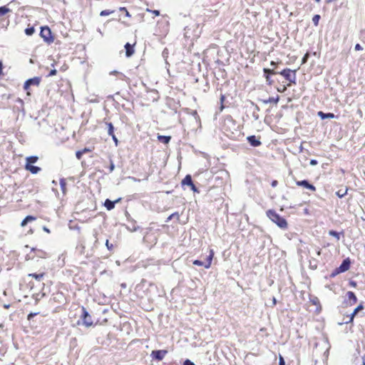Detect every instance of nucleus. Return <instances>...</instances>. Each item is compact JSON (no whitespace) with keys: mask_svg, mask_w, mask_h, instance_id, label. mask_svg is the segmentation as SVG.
Listing matches in <instances>:
<instances>
[{"mask_svg":"<svg viewBox=\"0 0 365 365\" xmlns=\"http://www.w3.org/2000/svg\"><path fill=\"white\" fill-rule=\"evenodd\" d=\"M106 125L108 127V134L111 135L114 134V127L111 123H106Z\"/></svg>","mask_w":365,"mask_h":365,"instance_id":"23","label":"nucleus"},{"mask_svg":"<svg viewBox=\"0 0 365 365\" xmlns=\"http://www.w3.org/2000/svg\"><path fill=\"white\" fill-rule=\"evenodd\" d=\"M174 217H176L178 220L179 219V214H178V212H174V213H173L172 215H170L168 217V219H167V220H166V222H168L169 221H170V220H171L173 218H174Z\"/></svg>","mask_w":365,"mask_h":365,"instance_id":"32","label":"nucleus"},{"mask_svg":"<svg viewBox=\"0 0 365 365\" xmlns=\"http://www.w3.org/2000/svg\"><path fill=\"white\" fill-rule=\"evenodd\" d=\"M270 64H271L272 66H275V64H276V63H275V62H274V61H271Z\"/></svg>","mask_w":365,"mask_h":365,"instance_id":"58","label":"nucleus"},{"mask_svg":"<svg viewBox=\"0 0 365 365\" xmlns=\"http://www.w3.org/2000/svg\"><path fill=\"white\" fill-rule=\"evenodd\" d=\"M40 36L48 43H51L53 41V38L51 36V29L48 26L41 27Z\"/></svg>","mask_w":365,"mask_h":365,"instance_id":"6","label":"nucleus"},{"mask_svg":"<svg viewBox=\"0 0 365 365\" xmlns=\"http://www.w3.org/2000/svg\"><path fill=\"white\" fill-rule=\"evenodd\" d=\"M209 255L206 257L205 262L195 259L193 261V264L197 266H203L205 268L208 269L210 267L212 258L214 257V251L212 250H210Z\"/></svg>","mask_w":365,"mask_h":365,"instance_id":"4","label":"nucleus"},{"mask_svg":"<svg viewBox=\"0 0 365 365\" xmlns=\"http://www.w3.org/2000/svg\"><path fill=\"white\" fill-rule=\"evenodd\" d=\"M168 351L166 350H154L151 352L150 356L153 359L161 361L164 359Z\"/></svg>","mask_w":365,"mask_h":365,"instance_id":"9","label":"nucleus"},{"mask_svg":"<svg viewBox=\"0 0 365 365\" xmlns=\"http://www.w3.org/2000/svg\"><path fill=\"white\" fill-rule=\"evenodd\" d=\"M110 136L112 137L113 140H114V142L115 143V145H117V144H118V139H117V138L115 137V134H113V135H111Z\"/></svg>","mask_w":365,"mask_h":365,"instance_id":"48","label":"nucleus"},{"mask_svg":"<svg viewBox=\"0 0 365 365\" xmlns=\"http://www.w3.org/2000/svg\"><path fill=\"white\" fill-rule=\"evenodd\" d=\"M60 186H61L62 192L65 195L66 192V182L65 179L61 178L60 180Z\"/></svg>","mask_w":365,"mask_h":365,"instance_id":"21","label":"nucleus"},{"mask_svg":"<svg viewBox=\"0 0 365 365\" xmlns=\"http://www.w3.org/2000/svg\"><path fill=\"white\" fill-rule=\"evenodd\" d=\"M279 365H285L284 358L281 355H279Z\"/></svg>","mask_w":365,"mask_h":365,"instance_id":"40","label":"nucleus"},{"mask_svg":"<svg viewBox=\"0 0 365 365\" xmlns=\"http://www.w3.org/2000/svg\"><path fill=\"white\" fill-rule=\"evenodd\" d=\"M168 24H169L168 21H166V23H165V28L164 29V33L165 34H167V32L168 31Z\"/></svg>","mask_w":365,"mask_h":365,"instance_id":"47","label":"nucleus"},{"mask_svg":"<svg viewBox=\"0 0 365 365\" xmlns=\"http://www.w3.org/2000/svg\"><path fill=\"white\" fill-rule=\"evenodd\" d=\"M43 230L47 233H50V230L48 229L46 227H43Z\"/></svg>","mask_w":365,"mask_h":365,"instance_id":"55","label":"nucleus"},{"mask_svg":"<svg viewBox=\"0 0 365 365\" xmlns=\"http://www.w3.org/2000/svg\"><path fill=\"white\" fill-rule=\"evenodd\" d=\"M106 247H107V248H108V250H111L113 249V245H112V244H110V243H109L108 240H106Z\"/></svg>","mask_w":365,"mask_h":365,"instance_id":"38","label":"nucleus"},{"mask_svg":"<svg viewBox=\"0 0 365 365\" xmlns=\"http://www.w3.org/2000/svg\"><path fill=\"white\" fill-rule=\"evenodd\" d=\"M320 19V16L319 14H316L312 18V22L315 26L319 24V21Z\"/></svg>","mask_w":365,"mask_h":365,"instance_id":"30","label":"nucleus"},{"mask_svg":"<svg viewBox=\"0 0 365 365\" xmlns=\"http://www.w3.org/2000/svg\"><path fill=\"white\" fill-rule=\"evenodd\" d=\"M315 251H316L317 255L319 256L321 255V249L319 247H316Z\"/></svg>","mask_w":365,"mask_h":365,"instance_id":"45","label":"nucleus"},{"mask_svg":"<svg viewBox=\"0 0 365 365\" xmlns=\"http://www.w3.org/2000/svg\"><path fill=\"white\" fill-rule=\"evenodd\" d=\"M56 73H57V71H56V69H52V70L49 72V73H48V76H55V75L56 74Z\"/></svg>","mask_w":365,"mask_h":365,"instance_id":"42","label":"nucleus"},{"mask_svg":"<svg viewBox=\"0 0 365 365\" xmlns=\"http://www.w3.org/2000/svg\"><path fill=\"white\" fill-rule=\"evenodd\" d=\"M115 168V165L113 163H111L110 165V171L112 172Z\"/></svg>","mask_w":365,"mask_h":365,"instance_id":"50","label":"nucleus"},{"mask_svg":"<svg viewBox=\"0 0 365 365\" xmlns=\"http://www.w3.org/2000/svg\"><path fill=\"white\" fill-rule=\"evenodd\" d=\"M136 230H137V228L135 227H132V230H130L131 232H134V231H136Z\"/></svg>","mask_w":365,"mask_h":365,"instance_id":"56","label":"nucleus"},{"mask_svg":"<svg viewBox=\"0 0 365 365\" xmlns=\"http://www.w3.org/2000/svg\"><path fill=\"white\" fill-rule=\"evenodd\" d=\"M264 76H265V78H266V81H267V84L272 85L273 83V81L271 79L270 76L269 75H264Z\"/></svg>","mask_w":365,"mask_h":365,"instance_id":"35","label":"nucleus"},{"mask_svg":"<svg viewBox=\"0 0 365 365\" xmlns=\"http://www.w3.org/2000/svg\"><path fill=\"white\" fill-rule=\"evenodd\" d=\"M183 365H195V364L192 361H191L190 360L186 359L184 361Z\"/></svg>","mask_w":365,"mask_h":365,"instance_id":"39","label":"nucleus"},{"mask_svg":"<svg viewBox=\"0 0 365 365\" xmlns=\"http://www.w3.org/2000/svg\"><path fill=\"white\" fill-rule=\"evenodd\" d=\"M279 96H277L276 98L269 97L267 100H264V103L266 104L271 103H277L279 101Z\"/></svg>","mask_w":365,"mask_h":365,"instance_id":"22","label":"nucleus"},{"mask_svg":"<svg viewBox=\"0 0 365 365\" xmlns=\"http://www.w3.org/2000/svg\"><path fill=\"white\" fill-rule=\"evenodd\" d=\"M276 303H277L276 299L274 297V298H273V304H276Z\"/></svg>","mask_w":365,"mask_h":365,"instance_id":"57","label":"nucleus"},{"mask_svg":"<svg viewBox=\"0 0 365 365\" xmlns=\"http://www.w3.org/2000/svg\"><path fill=\"white\" fill-rule=\"evenodd\" d=\"M83 155V152L81 150H78L76 153V156L77 159L80 160L82 158V155Z\"/></svg>","mask_w":365,"mask_h":365,"instance_id":"36","label":"nucleus"},{"mask_svg":"<svg viewBox=\"0 0 365 365\" xmlns=\"http://www.w3.org/2000/svg\"><path fill=\"white\" fill-rule=\"evenodd\" d=\"M279 74L283 76L285 79L289 82V83L287 85L288 86H289L292 83L296 84L297 76L295 70L292 71L287 68L279 72Z\"/></svg>","mask_w":365,"mask_h":365,"instance_id":"3","label":"nucleus"},{"mask_svg":"<svg viewBox=\"0 0 365 365\" xmlns=\"http://www.w3.org/2000/svg\"><path fill=\"white\" fill-rule=\"evenodd\" d=\"M38 256L40 257H45L46 253L44 252H43V251H40L39 254H38Z\"/></svg>","mask_w":365,"mask_h":365,"instance_id":"46","label":"nucleus"},{"mask_svg":"<svg viewBox=\"0 0 365 365\" xmlns=\"http://www.w3.org/2000/svg\"><path fill=\"white\" fill-rule=\"evenodd\" d=\"M346 296L348 297L349 304L350 306L354 304L357 302V298L355 295V294L353 292L349 291L346 293Z\"/></svg>","mask_w":365,"mask_h":365,"instance_id":"12","label":"nucleus"},{"mask_svg":"<svg viewBox=\"0 0 365 365\" xmlns=\"http://www.w3.org/2000/svg\"><path fill=\"white\" fill-rule=\"evenodd\" d=\"M158 139L159 140L160 142L164 144H168L170 142L171 137L166 135H158Z\"/></svg>","mask_w":365,"mask_h":365,"instance_id":"19","label":"nucleus"},{"mask_svg":"<svg viewBox=\"0 0 365 365\" xmlns=\"http://www.w3.org/2000/svg\"><path fill=\"white\" fill-rule=\"evenodd\" d=\"M41 82L40 77H34L30 79H28L24 85V88L25 90H28L31 86H38Z\"/></svg>","mask_w":365,"mask_h":365,"instance_id":"8","label":"nucleus"},{"mask_svg":"<svg viewBox=\"0 0 365 365\" xmlns=\"http://www.w3.org/2000/svg\"><path fill=\"white\" fill-rule=\"evenodd\" d=\"M36 220V217H34V216H31V215H28L26 216L24 220L23 221L21 222V225L22 227H24L26 226L29 222H32V221H34Z\"/></svg>","mask_w":365,"mask_h":365,"instance_id":"16","label":"nucleus"},{"mask_svg":"<svg viewBox=\"0 0 365 365\" xmlns=\"http://www.w3.org/2000/svg\"><path fill=\"white\" fill-rule=\"evenodd\" d=\"M125 52H126L127 56H130L134 53L133 48L129 43H127L125 45Z\"/></svg>","mask_w":365,"mask_h":365,"instance_id":"17","label":"nucleus"},{"mask_svg":"<svg viewBox=\"0 0 365 365\" xmlns=\"http://www.w3.org/2000/svg\"><path fill=\"white\" fill-rule=\"evenodd\" d=\"M192 183V178L190 175H187L182 181V185H190Z\"/></svg>","mask_w":365,"mask_h":365,"instance_id":"20","label":"nucleus"},{"mask_svg":"<svg viewBox=\"0 0 365 365\" xmlns=\"http://www.w3.org/2000/svg\"><path fill=\"white\" fill-rule=\"evenodd\" d=\"M296 184L298 186L303 187H304L306 189H308V190H310L312 191H315L316 190V187L313 185L310 184L308 182V180H307L297 181Z\"/></svg>","mask_w":365,"mask_h":365,"instance_id":"10","label":"nucleus"},{"mask_svg":"<svg viewBox=\"0 0 365 365\" xmlns=\"http://www.w3.org/2000/svg\"><path fill=\"white\" fill-rule=\"evenodd\" d=\"M247 141L253 147H257L261 145V142L256 138L255 135H250L247 137Z\"/></svg>","mask_w":365,"mask_h":365,"instance_id":"11","label":"nucleus"},{"mask_svg":"<svg viewBox=\"0 0 365 365\" xmlns=\"http://www.w3.org/2000/svg\"><path fill=\"white\" fill-rule=\"evenodd\" d=\"M263 71H264V75H269V76L279 73V72H275L274 70L270 69V68H264Z\"/></svg>","mask_w":365,"mask_h":365,"instance_id":"25","label":"nucleus"},{"mask_svg":"<svg viewBox=\"0 0 365 365\" xmlns=\"http://www.w3.org/2000/svg\"><path fill=\"white\" fill-rule=\"evenodd\" d=\"M347 193V189L346 188L345 190H343V189H340L339 190H338L336 192V195L339 197H343L344 195H346Z\"/></svg>","mask_w":365,"mask_h":365,"instance_id":"26","label":"nucleus"},{"mask_svg":"<svg viewBox=\"0 0 365 365\" xmlns=\"http://www.w3.org/2000/svg\"><path fill=\"white\" fill-rule=\"evenodd\" d=\"M277 184H278V182H277V180H273V181L272 182V184H271V185H272V186L273 187H276V186L277 185Z\"/></svg>","mask_w":365,"mask_h":365,"instance_id":"49","label":"nucleus"},{"mask_svg":"<svg viewBox=\"0 0 365 365\" xmlns=\"http://www.w3.org/2000/svg\"><path fill=\"white\" fill-rule=\"evenodd\" d=\"M114 11L111 10H103L100 13V16H106L113 14Z\"/></svg>","mask_w":365,"mask_h":365,"instance_id":"31","label":"nucleus"},{"mask_svg":"<svg viewBox=\"0 0 365 365\" xmlns=\"http://www.w3.org/2000/svg\"><path fill=\"white\" fill-rule=\"evenodd\" d=\"M364 309V306L362 304H359L357 307L355 308V309L354 310V312L351 314L350 315V319H349V322H351L353 321L354 319V316L361 310H362ZM346 323H348V322H346Z\"/></svg>","mask_w":365,"mask_h":365,"instance_id":"15","label":"nucleus"},{"mask_svg":"<svg viewBox=\"0 0 365 365\" xmlns=\"http://www.w3.org/2000/svg\"><path fill=\"white\" fill-rule=\"evenodd\" d=\"M81 319L82 320V324L86 327H91L93 325V320L91 316L88 314L85 307L81 308Z\"/></svg>","mask_w":365,"mask_h":365,"instance_id":"5","label":"nucleus"},{"mask_svg":"<svg viewBox=\"0 0 365 365\" xmlns=\"http://www.w3.org/2000/svg\"><path fill=\"white\" fill-rule=\"evenodd\" d=\"M266 213L267 216L279 227L283 230L287 228V220L284 217H281L279 214H277L276 211L274 210H269Z\"/></svg>","mask_w":365,"mask_h":365,"instance_id":"1","label":"nucleus"},{"mask_svg":"<svg viewBox=\"0 0 365 365\" xmlns=\"http://www.w3.org/2000/svg\"><path fill=\"white\" fill-rule=\"evenodd\" d=\"M120 11H124V14H125V16H128V17H130V13L128 11V10L126 9V8L125 7H120Z\"/></svg>","mask_w":365,"mask_h":365,"instance_id":"33","label":"nucleus"},{"mask_svg":"<svg viewBox=\"0 0 365 365\" xmlns=\"http://www.w3.org/2000/svg\"><path fill=\"white\" fill-rule=\"evenodd\" d=\"M362 365H365V361H363V364Z\"/></svg>","mask_w":365,"mask_h":365,"instance_id":"62","label":"nucleus"},{"mask_svg":"<svg viewBox=\"0 0 365 365\" xmlns=\"http://www.w3.org/2000/svg\"><path fill=\"white\" fill-rule=\"evenodd\" d=\"M286 89H287V88H286L285 86H284V87L282 88V90H280L279 88H278V89H277V91H278L279 92L282 93V92H284Z\"/></svg>","mask_w":365,"mask_h":365,"instance_id":"54","label":"nucleus"},{"mask_svg":"<svg viewBox=\"0 0 365 365\" xmlns=\"http://www.w3.org/2000/svg\"><path fill=\"white\" fill-rule=\"evenodd\" d=\"M110 75H118L119 78L121 80H124V78H125V76L123 73H120L117 71H113L110 72Z\"/></svg>","mask_w":365,"mask_h":365,"instance_id":"27","label":"nucleus"},{"mask_svg":"<svg viewBox=\"0 0 365 365\" xmlns=\"http://www.w3.org/2000/svg\"><path fill=\"white\" fill-rule=\"evenodd\" d=\"M81 150L83 152V154L86 153L90 152V150L88 148H84V149Z\"/></svg>","mask_w":365,"mask_h":365,"instance_id":"52","label":"nucleus"},{"mask_svg":"<svg viewBox=\"0 0 365 365\" xmlns=\"http://www.w3.org/2000/svg\"><path fill=\"white\" fill-rule=\"evenodd\" d=\"M44 275H45L44 273H41V274L32 273V274H29L28 276L34 278L38 282H40V281L42 280V279L43 278Z\"/></svg>","mask_w":365,"mask_h":365,"instance_id":"18","label":"nucleus"},{"mask_svg":"<svg viewBox=\"0 0 365 365\" xmlns=\"http://www.w3.org/2000/svg\"><path fill=\"white\" fill-rule=\"evenodd\" d=\"M38 158L37 156H29L26 158V165H25V169L26 170L30 171L32 174H36L40 170L41 168L39 167L33 165V163H35L37 162Z\"/></svg>","mask_w":365,"mask_h":365,"instance_id":"2","label":"nucleus"},{"mask_svg":"<svg viewBox=\"0 0 365 365\" xmlns=\"http://www.w3.org/2000/svg\"><path fill=\"white\" fill-rule=\"evenodd\" d=\"M308 58H309V53H307L304 57L302 58V64H304L307 63V60H308Z\"/></svg>","mask_w":365,"mask_h":365,"instance_id":"34","label":"nucleus"},{"mask_svg":"<svg viewBox=\"0 0 365 365\" xmlns=\"http://www.w3.org/2000/svg\"><path fill=\"white\" fill-rule=\"evenodd\" d=\"M317 3L320 2L321 0H315Z\"/></svg>","mask_w":365,"mask_h":365,"instance_id":"61","label":"nucleus"},{"mask_svg":"<svg viewBox=\"0 0 365 365\" xmlns=\"http://www.w3.org/2000/svg\"><path fill=\"white\" fill-rule=\"evenodd\" d=\"M118 201H120V199L117 200L116 201H111V200L107 199L105 201L104 205L107 208V210H110L114 208L115 203L118 202Z\"/></svg>","mask_w":365,"mask_h":365,"instance_id":"13","label":"nucleus"},{"mask_svg":"<svg viewBox=\"0 0 365 365\" xmlns=\"http://www.w3.org/2000/svg\"><path fill=\"white\" fill-rule=\"evenodd\" d=\"M147 11L148 12H150V13H153L154 14L155 16H159L160 15V11L158 10H150V9H147Z\"/></svg>","mask_w":365,"mask_h":365,"instance_id":"37","label":"nucleus"},{"mask_svg":"<svg viewBox=\"0 0 365 365\" xmlns=\"http://www.w3.org/2000/svg\"><path fill=\"white\" fill-rule=\"evenodd\" d=\"M11 10L7 8L6 6H1L0 7V17L3 16L4 15H5L6 14L10 12Z\"/></svg>","mask_w":365,"mask_h":365,"instance_id":"24","label":"nucleus"},{"mask_svg":"<svg viewBox=\"0 0 365 365\" xmlns=\"http://www.w3.org/2000/svg\"><path fill=\"white\" fill-rule=\"evenodd\" d=\"M36 314V313H34V314H33V313L29 314L28 315V319H31V318H32L34 316H35Z\"/></svg>","mask_w":365,"mask_h":365,"instance_id":"51","label":"nucleus"},{"mask_svg":"<svg viewBox=\"0 0 365 365\" xmlns=\"http://www.w3.org/2000/svg\"><path fill=\"white\" fill-rule=\"evenodd\" d=\"M35 31V29L34 27H29L25 29V34L27 36H31Z\"/></svg>","mask_w":365,"mask_h":365,"instance_id":"29","label":"nucleus"},{"mask_svg":"<svg viewBox=\"0 0 365 365\" xmlns=\"http://www.w3.org/2000/svg\"><path fill=\"white\" fill-rule=\"evenodd\" d=\"M317 163H318V162H317V160L312 159V160H310V165H317Z\"/></svg>","mask_w":365,"mask_h":365,"instance_id":"43","label":"nucleus"},{"mask_svg":"<svg viewBox=\"0 0 365 365\" xmlns=\"http://www.w3.org/2000/svg\"><path fill=\"white\" fill-rule=\"evenodd\" d=\"M316 301H318V299H316V300H314V301H313V303H314V304H316V303H317V302H316Z\"/></svg>","mask_w":365,"mask_h":365,"instance_id":"60","label":"nucleus"},{"mask_svg":"<svg viewBox=\"0 0 365 365\" xmlns=\"http://www.w3.org/2000/svg\"><path fill=\"white\" fill-rule=\"evenodd\" d=\"M350 267V260L349 258L343 260L341 264L339 267H337L334 272H333L332 275L335 276L336 274H338L339 273L344 272L347 271Z\"/></svg>","mask_w":365,"mask_h":365,"instance_id":"7","label":"nucleus"},{"mask_svg":"<svg viewBox=\"0 0 365 365\" xmlns=\"http://www.w3.org/2000/svg\"><path fill=\"white\" fill-rule=\"evenodd\" d=\"M329 235L333 236L336 238L337 240H340V233L337 232L334 230H330L329 232Z\"/></svg>","mask_w":365,"mask_h":365,"instance_id":"28","label":"nucleus"},{"mask_svg":"<svg viewBox=\"0 0 365 365\" xmlns=\"http://www.w3.org/2000/svg\"><path fill=\"white\" fill-rule=\"evenodd\" d=\"M354 49L356 51H361L363 49V48L361 47V46L359 43H356L355 45Z\"/></svg>","mask_w":365,"mask_h":365,"instance_id":"41","label":"nucleus"},{"mask_svg":"<svg viewBox=\"0 0 365 365\" xmlns=\"http://www.w3.org/2000/svg\"><path fill=\"white\" fill-rule=\"evenodd\" d=\"M190 186L192 190H193L194 192H197V190L195 185L193 184V182Z\"/></svg>","mask_w":365,"mask_h":365,"instance_id":"44","label":"nucleus"},{"mask_svg":"<svg viewBox=\"0 0 365 365\" xmlns=\"http://www.w3.org/2000/svg\"><path fill=\"white\" fill-rule=\"evenodd\" d=\"M316 301H318V299H316V300H314V301H313V303H314V304H316V303H317V302H316Z\"/></svg>","mask_w":365,"mask_h":365,"instance_id":"59","label":"nucleus"},{"mask_svg":"<svg viewBox=\"0 0 365 365\" xmlns=\"http://www.w3.org/2000/svg\"><path fill=\"white\" fill-rule=\"evenodd\" d=\"M318 115L322 118V119H327V118H335V115L334 113H325L322 111H319L318 112Z\"/></svg>","mask_w":365,"mask_h":365,"instance_id":"14","label":"nucleus"},{"mask_svg":"<svg viewBox=\"0 0 365 365\" xmlns=\"http://www.w3.org/2000/svg\"><path fill=\"white\" fill-rule=\"evenodd\" d=\"M2 67H3L2 62L0 60V76L2 74Z\"/></svg>","mask_w":365,"mask_h":365,"instance_id":"53","label":"nucleus"}]
</instances>
